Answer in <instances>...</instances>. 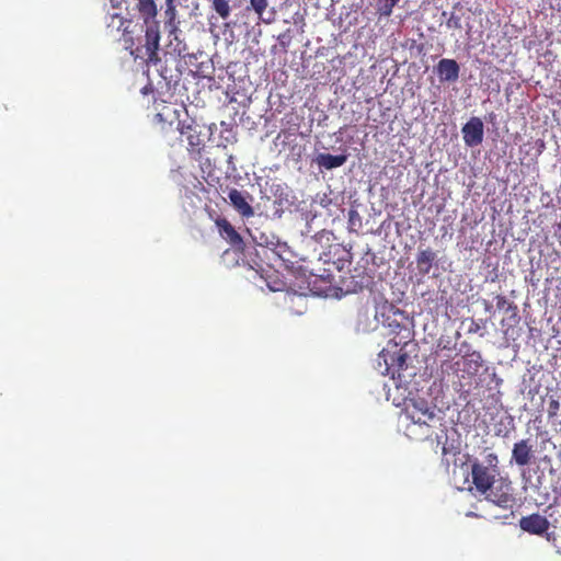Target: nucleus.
Masks as SVG:
<instances>
[{
  "label": "nucleus",
  "mask_w": 561,
  "mask_h": 561,
  "mask_svg": "<svg viewBox=\"0 0 561 561\" xmlns=\"http://www.w3.org/2000/svg\"><path fill=\"white\" fill-rule=\"evenodd\" d=\"M500 460L495 453H488L482 460L471 461L472 484L479 494L490 491L494 481L500 477Z\"/></svg>",
  "instance_id": "1"
},
{
  "label": "nucleus",
  "mask_w": 561,
  "mask_h": 561,
  "mask_svg": "<svg viewBox=\"0 0 561 561\" xmlns=\"http://www.w3.org/2000/svg\"><path fill=\"white\" fill-rule=\"evenodd\" d=\"M376 320L381 323L385 328H388L391 333L397 335L401 334L402 331L407 332V335L402 336L403 340L409 339V329L405 325V321L408 320L407 316L402 310L397 308L393 304L388 300L378 302L376 306ZM393 343V346H398L403 343L407 344V341H390L389 344Z\"/></svg>",
  "instance_id": "2"
},
{
  "label": "nucleus",
  "mask_w": 561,
  "mask_h": 561,
  "mask_svg": "<svg viewBox=\"0 0 561 561\" xmlns=\"http://www.w3.org/2000/svg\"><path fill=\"white\" fill-rule=\"evenodd\" d=\"M404 414L414 424L434 427L439 422V416L436 413V407L431 404L423 398L410 399L404 407Z\"/></svg>",
  "instance_id": "3"
},
{
  "label": "nucleus",
  "mask_w": 561,
  "mask_h": 561,
  "mask_svg": "<svg viewBox=\"0 0 561 561\" xmlns=\"http://www.w3.org/2000/svg\"><path fill=\"white\" fill-rule=\"evenodd\" d=\"M483 366V358L480 352L472 351L461 356L451 365V369L457 373L460 386H471L472 380L477 377L479 370Z\"/></svg>",
  "instance_id": "4"
},
{
  "label": "nucleus",
  "mask_w": 561,
  "mask_h": 561,
  "mask_svg": "<svg viewBox=\"0 0 561 561\" xmlns=\"http://www.w3.org/2000/svg\"><path fill=\"white\" fill-rule=\"evenodd\" d=\"M198 127L193 118L179 121L176 126L181 139L187 141V151L194 159L201 156L204 148V140Z\"/></svg>",
  "instance_id": "5"
},
{
  "label": "nucleus",
  "mask_w": 561,
  "mask_h": 561,
  "mask_svg": "<svg viewBox=\"0 0 561 561\" xmlns=\"http://www.w3.org/2000/svg\"><path fill=\"white\" fill-rule=\"evenodd\" d=\"M483 495L488 501L502 508H512L515 504L512 482L507 478L499 477L490 491Z\"/></svg>",
  "instance_id": "6"
},
{
  "label": "nucleus",
  "mask_w": 561,
  "mask_h": 561,
  "mask_svg": "<svg viewBox=\"0 0 561 561\" xmlns=\"http://www.w3.org/2000/svg\"><path fill=\"white\" fill-rule=\"evenodd\" d=\"M215 225L218 228V232L222 239H225L231 248L240 253L244 252L245 242L241 234L234 229L230 221L225 217H218L215 220Z\"/></svg>",
  "instance_id": "7"
},
{
  "label": "nucleus",
  "mask_w": 561,
  "mask_h": 561,
  "mask_svg": "<svg viewBox=\"0 0 561 561\" xmlns=\"http://www.w3.org/2000/svg\"><path fill=\"white\" fill-rule=\"evenodd\" d=\"M228 198L234 210L243 218H251L254 216V209L251 206L253 196L238 188H230L228 191Z\"/></svg>",
  "instance_id": "8"
},
{
  "label": "nucleus",
  "mask_w": 561,
  "mask_h": 561,
  "mask_svg": "<svg viewBox=\"0 0 561 561\" xmlns=\"http://www.w3.org/2000/svg\"><path fill=\"white\" fill-rule=\"evenodd\" d=\"M535 459V446L530 438L516 442L512 448L511 462L517 467H526Z\"/></svg>",
  "instance_id": "9"
},
{
  "label": "nucleus",
  "mask_w": 561,
  "mask_h": 561,
  "mask_svg": "<svg viewBox=\"0 0 561 561\" xmlns=\"http://www.w3.org/2000/svg\"><path fill=\"white\" fill-rule=\"evenodd\" d=\"M146 34H145V48L147 55V61L149 64L157 65L160 60L158 50L160 46V26L159 22H152L150 24H146Z\"/></svg>",
  "instance_id": "10"
},
{
  "label": "nucleus",
  "mask_w": 561,
  "mask_h": 561,
  "mask_svg": "<svg viewBox=\"0 0 561 561\" xmlns=\"http://www.w3.org/2000/svg\"><path fill=\"white\" fill-rule=\"evenodd\" d=\"M462 138L468 147H476L482 144L484 126L480 117H471L461 129Z\"/></svg>",
  "instance_id": "11"
},
{
  "label": "nucleus",
  "mask_w": 561,
  "mask_h": 561,
  "mask_svg": "<svg viewBox=\"0 0 561 561\" xmlns=\"http://www.w3.org/2000/svg\"><path fill=\"white\" fill-rule=\"evenodd\" d=\"M549 520L541 516L538 513L530 514L528 516H523L519 519V527L531 535H542L549 528Z\"/></svg>",
  "instance_id": "12"
},
{
  "label": "nucleus",
  "mask_w": 561,
  "mask_h": 561,
  "mask_svg": "<svg viewBox=\"0 0 561 561\" xmlns=\"http://www.w3.org/2000/svg\"><path fill=\"white\" fill-rule=\"evenodd\" d=\"M436 70L442 81L455 82L459 78L460 68L455 59L439 60Z\"/></svg>",
  "instance_id": "13"
},
{
  "label": "nucleus",
  "mask_w": 561,
  "mask_h": 561,
  "mask_svg": "<svg viewBox=\"0 0 561 561\" xmlns=\"http://www.w3.org/2000/svg\"><path fill=\"white\" fill-rule=\"evenodd\" d=\"M136 9L145 24L157 22L158 9L154 0H138Z\"/></svg>",
  "instance_id": "14"
},
{
  "label": "nucleus",
  "mask_w": 561,
  "mask_h": 561,
  "mask_svg": "<svg viewBox=\"0 0 561 561\" xmlns=\"http://www.w3.org/2000/svg\"><path fill=\"white\" fill-rule=\"evenodd\" d=\"M316 161L319 167L332 170L342 167L347 161V154L320 153Z\"/></svg>",
  "instance_id": "15"
},
{
  "label": "nucleus",
  "mask_w": 561,
  "mask_h": 561,
  "mask_svg": "<svg viewBox=\"0 0 561 561\" xmlns=\"http://www.w3.org/2000/svg\"><path fill=\"white\" fill-rule=\"evenodd\" d=\"M436 253L432 249H425L419 251L416 255V266L421 274L426 275L433 267Z\"/></svg>",
  "instance_id": "16"
},
{
  "label": "nucleus",
  "mask_w": 561,
  "mask_h": 561,
  "mask_svg": "<svg viewBox=\"0 0 561 561\" xmlns=\"http://www.w3.org/2000/svg\"><path fill=\"white\" fill-rule=\"evenodd\" d=\"M164 18V28L168 32L169 36L178 38V33L180 32V21L178 20L176 7L165 8Z\"/></svg>",
  "instance_id": "17"
},
{
  "label": "nucleus",
  "mask_w": 561,
  "mask_h": 561,
  "mask_svg": "<svg viewBox=\"0 0 561 561\" xmlns=\"http://www.w3.org/2000/svg\"><path fill=\"white\" fill-rule=\"evenodd\" d=\"M496 307L500 310H504L507 313H511L510 319H512L513 323H517L519 318L517 316L518 308L517 306L508 301L507 298L503 295L496 296Z\"/></svg>",
  "instance_id": "18"
},
{
  "label": "nucleus",
  "mask_w": 561,
  "mask_h": 561,
  "mask_svg": "<svg viewBox=\"0 0 561 561\" xmlns=\"http://www.w3.org/2000/svg\"><path fill=\"white\" fill-rule=\"evenodd\" d=\"M230 0H211V7L215 12L222 19L226 20L230 16Z\"/></svg>",
  "instance_id": "19"
},
{
  "label": "nucleus",
  "mask_w": 561,
  "mask_h": 561,
  "mask_svg": "<svg viewBox=\"0 0 561 561\" xmlns=\"http://www.w3.org/2000/svg\"><path fill=\"white\" fill-rule=\"evenodd\" d=\"M378 4V12L382 16H390L393 8L400 0H375Z\"/></svg>",
  "instance_id": "20"
},
{
  "label": "nucleus",
  "mask_w": 561,
  "mask_h": 561,
  "mask_svg": "<svg viewBox=\"0 0 561 561\" xmlns=\"http://www.w3.org/2000/svg\"><path fill=\"white\" fill-rule=\"evenodd\" d=\"M559 411H560V401L559 399H556V398H550L549 399V403H548V408H547V415H548V419L551 420V419H556L559 416Z\"/></svg>",
  "instance_id": "21"
},
{
  "label": "nucleus",
  "mask_w": 561,
  "mask_h": 561,
  "mask_svg": "<svg viewBox=\"0 0 561 561\" xmlns=\"http://www.w3.org/2000/svg\"><path fill=\"white\" fill-rule=\"evenodd\" d=\"M362 226V219L357 210L350 209L348 210V227L351 230H355L356 228Z\"/></svg>",
  "instance_id": "22"
},
{
  "label": "nucleus",
  "mask_w": 561,
  "mask_h": 561,
  "mask_svg": "<svg viewBox=\"0 0 561 561\" xmlns=\"http://www.w3.org/2000/svg\"><path fill=\"white\" fill-rule=\"evenodd\" d=\"M252 9L259 16H262L264 10L267 8V0H250Z\"/></svg>",
  "instance_id": "23"
},
{
  "label": "nucleus",
  "mask_w": 561,
  "mask_h": 561,
  "mask_svg": "<svg viewBox=\"0 0 561 561\" xmlns=\"http://www.w3.org/2000/svg\"><path fill=\"white\" fill-rule=\"evenodd\" d=\"M446 25L448 28L460 30L461 28V18L459 15L451 13V15L449 16V19L446 22Z\"/></svg>",
  "instance_id": "24"
},
{
  "label": "nucleus",
  "mask_w": 561,
  "mask_h": 561,
  "mask_svg": "<svg viewBox=\"0 0 561 561\" xmlns=\"http://www.w3.org/2000/svg\"><path fill=\"white\" fill-rule=\"evenodd\" d=\"M125 22V19L121 14L114 13L111 14V23H108V26H115V24H117V30H121V27L124 26Z\"/></svg>",
  "instance_id": "25"
},
{
  "label": "nucleus",
  "mask_w": 561,
  "mask_h": 561,
  "mask_svg": "<svg viewBox=\"0 0 561 561\" xmlns=\"http://www.w3.org/2000/svg\"><path fill=\"white\" fill-rule=\"evenodd\" d=\"M276 253L283 261H290V259L286 256V253H289L286 244H278L276 248Z\"/></svg>",
  "instance_id": "26"
},
{
  "label": "nucleus",
  "mask_w": 561,
  "mask_h": 561,
  "mask_svg": "<svg viewBox=\"0 0 561 561\" xmlns=\"http://www.w3.org/2000/svg\"><path fill=\"white\" fill-rule=\"evenodd\" d=\"M407 357H408L407 353H403V352H402V350H400V353L398 354L397 358H394L393 356H391V362H392V364H393L394 362H397V363H398V365H399L400 367H402V366H403V364L405 363Z\"/></svg>",
  "instance_id": "27"
},
{
  "label": "nucleus",
  "mask_w": 561,
  "mask_h": 561,
  "mask_svg": "<svg viewBox=\"0 0 561 561\" xmlns=\"http://www.w3.org/2000/svg\"><path fill=\"white\" fill-rule=\"evenodd\" d=\"M124 0H110L112 8H121Z\"/></svg>",
  "instance_id": "28"
},
{
  "label": "nucleus",
  "mask_w": 561,
  "mask_h": 561,
  "mask_svg": "<svg viewBox=\"0 0 561 561\" xmlns=\"http://www.w3.org/2000/svg\"><path fill=\"white\" fill-rule=\"evenodd\" d=\"M483 305L486 311H491L492 305L488 300H483Z\"/></svg>",
  "instance_id": "29"
},
{
  "label": "nucleus",
  "mask_w": 561,
  "mask_h": 561,
  "mask_svg": "<svg viewBox=\"0 0 561 561\" xmlns=\"http://www.w3.org/2000/svg\"><path fill=\"white\" fill-rule=\"evenodd\" d=\"M389 353H390L389 350H382L380 353L383 356L386 363L388 362Z\"/></svg>",
  "instance_id": "30"
},
{
  "label": "nucleus",
  "mask_w": 561,
  "mask_h": 561,
  "mask_svg": "<svg viewBox=\"0 0 561 561\" xmlns=\"http://www.w3.org/2000/svg\"><path fill=\"white\" fill-rule=\"evenodd\" d=\"M168 7H176L175 0H165V8H168Z\"/></svg>",
  "instance_id": "31"
},
{
  "label": "nucleus",
  "mask_w": 561,
  "mask_h": 561,
  "mask_svg": "<svg viewBox=\"0 0 561 561\" xmlns=\"http://www.w3.org/2000/svg\"><path fill=\"white\" fill-rule=\"evenodd\" d=\"M149 91H152V87L150 84L146 85L145 88H142L141 92L144 94H147Z\"/></svg>",
  "instance_id": "32"
},
{
  "label": "nucleus",
  "mask_w": 561,
  "mask_h": 561,
  "mask_svg": "<svg viewBox=\"0 0 561 561\" xmlns=\"http://www.w3.org/2000/svg\"><path fill=\"white\" fill-rule=\"evenodd\" d=\"M156 117H157L159 121H162V119H163V118H162V113H158V114L156 115Z\"/></svg>",
  "instance_id": "33"
},
{
  "label": "nucleus",
  "mask_w": 561,
  "mask_h": 561,
  "mask_svg": "<svg viewBox=\"0 0 561 561\" xmlns=\"http://www.w3.org/2000/svg\"><path fill=\"white\" fill-rule=\"evenodd\" d=\"M479 329V325H473V329L471 331H477Z\"/></svg>",
  "instance_id": "34"
},
{
  "label": "nucleus",
  "mask_w": 561,
  "mask_h": 561,
  "mask_svg": "<svg viewBox=\"0 0 561 561\" xmlns=\"http://www.w3.org/2000/svg\"><path fill=\"white\" fill-rule=\"evenodd\" d=\"M479 329V325H473V329L471 331H477Z\"/></svg>",
  "instance_id": "35"
},
{
  "label": "nucleus",
  "mask_w": 561,
  "mask_h": 561,
  "mask_svg": "<svg viewBox=\"0 0 561 561\" xmlns=\"http://www.w3.org/2000/svg\"><path fill=\"white\" fill-rule=\"evenodd\" d=\"M558 553H560V554H561V548L558 550Z\"/></svg>",
  "instance_id": "36"
}]
</instances>
